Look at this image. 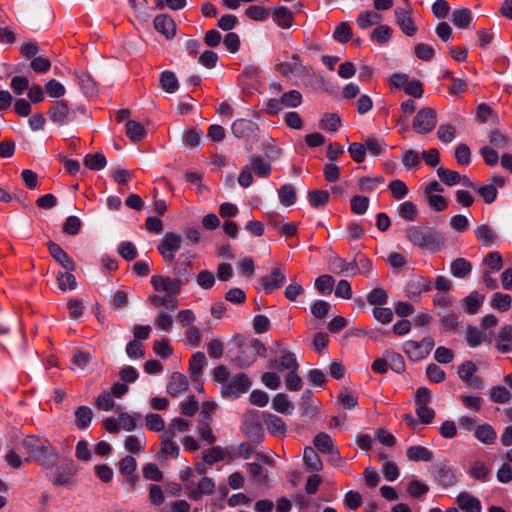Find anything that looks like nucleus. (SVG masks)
Returning a JSON list of instances; mask_svg holds the SVG:
<instances>
[{
	"label": "nucleus",
	"instance_id": "nucleus-1",
	"mask_svg": "<svg viewBox=\"0 0 512 512\" xmlns=\"http://www.w3.org/2000/svg\"><path fill=\"white\" fill-rule=\"evenodd\" d=\"M405 234L414 247L430 253L440 251L445 245L444 235L432 227L411 226Z\"/></svg>",
	"mask_w": 512,
	"mask_h": 512
},
{
	"label": "nucleus",
	"instance_id": "nucleus-2",
	"mask_svg": "<svg viewBox=\"0 0 512 512\" xmlns=\"http://www.w3.org/2000/svg\"><path fill=\"white\" fill-rule=\"evenodd\" d=\"M252 386L251 379L244 373H239L230 378L221 386V396L225 399L235 400L247 393Z\"/></svg>",
	"mask_w": 512,
	"mask_h": 512
},
{
	"label": "nucleus",
	"instance_id": "nucleus-3",
	"mask_svg": "<svg viewBox=\"0 0 512 512\" xmlns=\"http://www.w3.org/2000/svg\"><path fill=\"white\" fill-rule=\"evenodd\" d=\"M437 125V112L434 108H421L412 121V128L418 134H428Z\"/></svg>",
	"mask_w": 512,
	"mask_h": 512
},
{
	"label": "nucleus",
	"instance_id": "nucleus-4",
	"mask_svg": "<svg viewBox=\"0 0 512 512\" xmlns=\"http://www.w3.org/2000/svg\"><path fill=\"white\" fill-rule=\"evenodd\" d=\"M275 346L280 352L279 358L270 359L268 367L276 370H287L288 372L298 370L299 363L295 353L287 350L286 346L281 342H275Z\"/></svg>",
	"mask_w": 512,
	"mask_h": 512
},
{
	"label": "nucleus",
	"instance_id": "nucleus-5",
	"mask_svg": "<svg viewBox=\"0 0 512 512\" xmlns=\"http://www.w3.org/2000/svg\"><path fill=\"white\" fill-rule=\"evenodd\" d=\"M237 351L234 360L240 366L251 365L256 357V340L237 337Z\"/></svg>",
	"mask_w": 512,
	"mask_h": 512
},
{
	"label": "nucleus",
	"instance_id": "nucleus-6",
	"mask_svg": "<svg viewBox=\"0 0 512 512\" xmlns=\"http://www.w3.org/2000/svg\"><path fill=\"white\" fill-rule=\"evenodd\" d=\"M434 345L432 337H425L419 342L409 340L404 343V351L411 360L419 361L429 355Z\"/></svg>",
	"mask_w": 512,
	"mask_h": 512
},
{
	"label": "nucleus",
	"instance_id": "nucleus-7",
	"mask_svg": "<svg viewBox=\"0 0 512 512\" xmlns=\"http://www.w3.org/2000/svg\"><path fill=\"white\" fill-rule=\"evenodd\" d=\"M182 237L178 233H166L161 240L158 251L166 263H171L174 260L175 253L180 249Z\"/></svg>",
	"mask_w": 512,
	"mask_h": 512
},
{
	"label": "nucleus",
	"instance_id": "nucleus-8",
	"mask_svg": "<svg viewBox=\"0 0 512 512\" xmlns=\"http://www.w3.org/2000/svg\"><path fill=\"white\" fill-rule=\"evenodd\" d=\"M185 282L181 278H171L164 275H153L151 285L159 293H179Z\"/></svg>",
	"mask_w": 512,
	"mask_h": 512
},
{
	"label": "nucleus",
	"instance_id": "nucleus-9",
	"mask_svg": "<svg viewBox=\"0 0 512 512\" xmlns=\"http://www.w3.org/2000/svg\"><path fill=\"white\" fill-rule=\"evenodd\" d=\"M286 282L285 269L282 264H276L269 275L260 279L263 290L266 293H272L281 288Z\"/></svg>",
	"mask_w": 512,
	"mask_h": 512
},
{
	"label": "nucleus",
	"instance_id": "nucleus-10",
	"mask_svg": "<svg viewBox=\"0 0 512 512\" xmlns=\"http://www.w3.org/2000/svg\"><path fill=\"white\" fill-rule=\"evenodd\" d=\"M185 488L189 498L198 501L203 495H211L214 492L215 483L211 478L203 477L197 486L194 482H189L185 484Z\"/></svg>",
	"mask_w": 512,
	"mask_h": 512
},
{
	"label": "nucleus",
	"instance_id": "nucleus-11",
	"mask_svg": "<svg viewBox=\"0 0 512 512\" xmlns=\"http://www.w3.org/2000/svg\"><path fill=\"white\" fill-rule=\"evenodd\" d=\"M33 457L44 467L52 468L58 460V453L48 441L40 443L33 451Z\"/></svg>",
	"mask_w": 512,
	"mask_h": 512
},
{
	"label": "nucleus",
	"instance_id": "nucleus-12",
	"mask_svg": "<svg viewBox=\"0 0 512 512\" xmlns=\"http://www.w3.org/2000/svg\"><path fill=\"white\" fill-rule=\"evenodd\" d=\"M477 366L472 361L462 363L458 369L459 377L470 387L481 389L483 381L480 377L474 376Z\"/></svg>",
	"mask_w": 512,
	"mask_h": 512
},
{
	"label": "nucleus",
	"instance_id": "nucleus-13",
	"mask_svg": "<svg viewBox=\"0 0 512 512\" xmlns=\"http://www.w3.org/2000/svg\"><path fill=\"white\" fill-rule=\"evenodd\" d=\"M49 119L57 125H64L68 122L70 108L66 101L60 100L53 103L48 111Z\"/></svg>",
	"mask_w": 512,
	"mask_h": 512
},
{
	"label": "nucleus",
	"instance_id": "nucleus-14",
	"mask_svg": "<svg viewBox=\"0 0 512 512\" xmlns=\"http://www.w3.org/2000/svg\"><path fill=\"white\" fill-rule=\"evenodd\" d=\"M432 282L428 278L415 276L410 279L406 286V294L409 298L419 297L423 292L432 290Z\"/></svg>",
	"mask_w": 512,
	"mask_h": 512
},
{
	"label": "nucleus",
	"instance_id": "nucleus-15",
	"mask_svg": "<svg viewBox=\"0 0 512 512\" xmlns=\"http://www.w3.org/2000/svg\"><path fill=\"white\" fill-rule=\"evenodd\" d=\"M52 258L68 271L75 270V264L72 258L56 243L50 241L47 244Z\"/></svg>",
	"mask_w": 512,
	"mask_h": 512
},
{
	"label": "nucleus",
	"instance_id": "nucleus-16",
	"mask_svg": "<svg viewBox=\"0 0 512 512\" xmlns=\"http://www.w3.org/2000/svg\"><path fill=\"white\" fill-rule=\"evenodd\" d=\"M262 422L267 431L273 436H283L286 433L285 422L272 413H263Z\"/></svg>",
	"mask_w": 512,
	"mask_h": 512
},
{
	"label": "nucleus",
	"instance_id": "nucleus-17",
	"mask_svg": "<svg viewBox=\"0 0 512 512\" xmlns=\"http://www.w3.org/2000/svg\"><path fill=\"white\" fill-rule=\"evenodd\" d=\"M154 28L167 39H172L176 35V24L174 20L166 14L155 17Z\"/></svg>",
	"mask_w": 512,
	"mask_h": 512
},
{
	"label": "nucleus",
	"instance_id": "nucleus-18",
	"mask_svg": "<svg viewBox=\"0 0 512 512\" xmlns=\"http://www.w3.org/2000/svg\"><path fill=\"white\" fill-rule=\"evenodd\" d=\"M271 17L274 23L282 29H289L294 22L293 12L285 6L272 9Z\"/></svg>",
	"mask_w": 512,
	"mask_h": 512
},
{
	"label": "nucleus",
	"instance_id": "nucleus-19",
	"mask_svg": "<svg viewBox=\"0 0 512 512\" xmlns=\"http://www.w3.org/2000/svg\"><path fill=\"white\" fill-rule=\"evenodd\" d=\"M396 23L400 27L401 31L407 36H413L417 32V26L415 25L410 13L404 9L395 10Z\"/></svg>",
	"mask_w": 512,
	"mask_h": 512
},
{
	"label": "nucleus",
	"instance_id": "nucleus-20",
	"mask_svg": "<svg viewBox=\"0 0 512 512\" xmlns=\"http://www.w3.org/2000/svg\"><path fill=\"white\" fill-rule=\"evenodd\" d=\"M475 236L478 242L484 247H491L499 239L496 231L488 224H481L477 226L475 229Z\"/></svg>",
	"mask_w": 512,
	"mask_h": 512
},
{
	"label": "nucleus",
	"instance_id": "nucleus-21",
	"mask_svg": "<svg viewBox=\"0 0 512 512\" xmlns=\"http://www.w3.org/2000/svg\"><path fill=\"white\" fill-rule=\"evenodd\" d=\"M313 444H314L315 448L318 451H320L321 453L336 455L337 459L341 460L339 452H338L337 448L335 447L333 440L331 439V437L328 434H326L324 432L317 434L314 437Z\"/></svg>",
	"mask_w": 512,
	"mask_h": 512
},
{
	"label": "nucleus",
	"instance_id": "nucleus-22",
	"mask_svg": "<svg viewBox=\"0 0 512 512\" xmlns=\"http://www.w3.org/2000/svg\"><path fill=\"white\" fill-rule=\"evenodd\" d=\"M458 507L464 512H481L482 506L478 498L468 492H461L456 498Z\"/></svg>",
	"mask_w": 512,
	"mask_h": 512
},
{
	"label": "nucleus",
	"instance_id": "nucleus-23",
	"mask_svg": "<svg viewBox=\"0 0 512 512\" xmlns=\"http://www.w3.org/2000/svg\"><path fill=\"white\" fill-rule=\"evenodd\" d=\"M178 293H165V295L152 294L149 296V301L154 307H164L167 310L174 311L178 305V299L175 295Z\"/></svg>",
	"mask_w": 512,
	"mask_h": 512
},
{
	"label": "nucleus",
	"instance_id": "nucleus-24",
	"mask_svg": "<svg viewBox=\"0 0 512 512\" xmlns=\"http://www.w3.org/2000/svg\"><path fill=\"white\" fill-rule=\"evenodd\" d=\"M188 388L187 378L178 372L171 375L167 384V392L173 397H176L186 391Z\"/></svg>",
	"mask_w": 512,
	"mask_h": 512
},
{
	"label": "nucleus",
	"instance_id": "nucleus-25",
	"mask_svg": "<svg viewBox=\"0 0 512 512\" xmlns=\"http://www.w3.org/2000/svg\"><path fill=\"white\" fill-rule=\"evenodd\" d=\"M473 21V14L468 8L455 9L451 14V22L459 29H468Z\"/></svg>",
	"mask_w": 512,
	"mask_h": 512
},
{
	"label": "nucleus",
	"instance_id": "nucleus-26",
	"mask_svg": "<svg viewBox=\"0 0 512 512\" xmlns=\"http://www.w3.org/2000/svg\"><path fill=\"white\" fill-rule=\"evenodd\" d=\"M436 478L443 487H452L457 482L455 471L447 465H439L435 467Z\"/></svg>",
	"mask_w": 512,
	"mask_h": 512
},
{
	"label": "nucleus",
	"instance_id": "nucleus-27",
	"mask_svg": "<svg viewBox=\"0 0 512 512\" xmlns=\"http://www.w3.org/2000/svg\"><path fill=\"white\" fill-rule=\"evenodd\" d=\"M490 467L481 460H475L471 463L468 474L475 480L486 482L490 478Z\"/></svg>",
	"mask_w": 512,
	"mask_h": 512
},
{
	"label": "nucleus",
	"instance_id": "nucleus-28",
	"mask_svg": "<svg viewBox=\"0 0 512 512\" xmlns=\"http://www.w3.org/2000/svg\"><path fill=\"white\" fill-rule=\"evenodd\" d=\"M474 436L483 444L491 445L496 441L497 433L490 424H482L475 428Z\"/></svg>",
	"mask_w": 512,
	"mask_h": 512
},
{
	"label": "nucleus",
	"instance_id": "nucleus-29",
	"mask_svg": "<svg viewBox=\"0 0 512 512\" xmlns=\"http://www.w3.org/2000/svg\"><path fill=\"white\" fill-rule=\"evenodd\" d=\"M272 408L281 414L288 415L294 410V404L284 393L276 394L272 399Z\"/></svg>",
	"mask_w": 512,
	"mask_h": 512
},
{
	"label": "nucleus",
	"instance_id": "nucleus-30",
	"mask_svg": "<svg viewBox=\"0 0 512 512\" xmlns=\"http://www.w3.org/2000/svg\"><path fill=\"white\" fill-rule=\"evenodd\" d=\"M126 135L132 142H139L146 136L145 127L135 120H128L125 124Z\"/></svg>",
	"mask_w": 512,
	"mask_h": 512
},
{
	"label": "nucleus",
	"instance_id": "nucleus-31",
	"mask_svg": "<svg viewBox=\"0 0 512 512\" xmlns=\"http://www.w3.org/2000/svg\"><path fill=\"white\" fill-rule=\"evenodd\" d=\"M76 469L68 467L67 469L58 468L53 477V484L58 486L70 487L73 484V477Z\"/></svg>",
	"mask_w": 512,
	"mask_h": 512
},
{
	"label": "nucleus",
	"instance_id": "nucleus-32",
	"mask_svg": "<svg viewBox=\"0 0 512 512\" xmlns=\"http://www.w3.org/2000/svg\"><path fill=\"white\" fill-rule=\"evenodd\" d=\"M174 436H175V432H173L171 429H168L163 433L162 442H161V451L164 454L170 455L172 457H177L179 454V447L172 440Z\"/></svg>",
	"mask_w": 512,
	"mask_h": 512
},
{
	"label": "nucleus",
	"instance_id": "nucleus-33",
	"mask_svg": "<svg viewBox=\"0 0 512 512\" xmlns=\"http://www.w3.org/2000/svg\"><path fill=\"white\" fill-rule=\"evenodd\" d=\"M305 466L311 471H321L323 463L316 451L311 447H306L303 453Z\"/></svg>",
	"mask_w": 512,
	"mask_h": 512
},
{
	"label": "nucleus",
	"instance_id": "nucleus-34",
	"mask_svg": "<svg viewBox=\"0 0 512 512\" xmlns=\"http://www.w3.org/2000/svg\"><path fill=\"white\" fill-rule=\"evenodd\" d=\"M485 296L477 291H472L467 297L464 298L465 311L468 314H475L482 306Z\"/></svg>",
	"mask_w": 512,
	"mask_h": 512
},
{
	"label": "nucleus",
	"instance_id": "nucleus-35",
	"mask_svg": "<svg viewBox=\"0 0 512 512\" xmlns=\"http://www.w3.org/2000/svg\"><path fill=\"white\" fill-rule=\"evenodd\" d=\"M229 455V452L221 446H213L203 453V460L208 465H213L216 462L224 460Z\"/></svg>",
	"mask_w": 512,
	"mask_h": 512
},
{
	"label": "nucleus",
	"instance_id": "nucleus-36",
	"mask_svg": "<svg viewBox=\"0 0 512 512\" xmlns=\"http://www.w3.org/2000/svg\"><path fill=\"white\" fill-rule=\"evenodd\" d=\"M407 457L412 461H425L433 460V453L423 446H411L407 449Z\"/></svg>",
	"mask_w": 512,
	"mask_h": 512
},
{
	"label": "nucleus",
	"instance_id": "nucleus-37",
	"mask_svg": "<svg viewBox=\"0 0 512 512\" xmlns=\"http://www.w3.org/2000/svg\"><path fill=\"white\" fill-rule=\"evenodd\" d=\"M471 270L472 264L464 258H457L451 263V273L455 277H466L470 274Z\"/></svg>",
	"mask_w": 512,
	"mask_h": 512
},
{
	"label": "nucleus",
	"instance_id": "nucleus-38",
	"mask_svg": "<svg viewBox=\"0 0 512 512\" xmlns=\"http://www.w3.org/2000/svg\"><path fill=\"white\" fill-rule=\"evenodd\" d=\"M93 417V412L88 406H80L75 411L76 426L79 429H86Z\"/></svg>",
	"mask_w": 512,
	"mask_h": 512
},
{
	"label": "nucleus",
	"instance_id": "nucleus-39",
	"mask_svg": "<svg viewBox=\"0 0 512 512\" xmlns=\"http://www.w3.org/2000/svg\"><path fill=\"white\" fill-rule=\"evenodd\" d=\"M160 86L168 93H175L179 84L176 75L171 71H164L160 76Z\"/></svg>",
	"mask_w": 512,
	"mask_h": 512
},
{
	"label": "nucleus",
	"instance_id": "nucleus-40",
	"mask_svg": "<svg viewBox=\"0 0 512 512\" xmlns=\"http://www.w3.org/2000/svg\"><path fill=\"white\" fill-rule=\"evenodd\" d=\"M320 128L329 132H336L341 125V119L336 113H325L320 120Z\"/></svg>",
	"mask_w": 512,
	"mask_h": 512
},
{
	"label": "nucleus",
	"instance_id": "nucleus-41",
	"mask_svg": "<svg viewBox=\"0 0 512 512\" xmlns=\"http://www.w3.org/2000/svg\"><path fill=\"white\" fill-rule=\"evenodd\" d=\"M437 176L447 186H454L460 183L461 175L454 170H450L444 167H439L437 169Z\"/></svg>",
	"mask_w": 512,
	"mask_h": 512
},
{
	"label": "nucleus",
	"instance_id": "nucleus-42",
	"mask_svg": "<svg viewBox=\"0 0 512 512\" xmlns=\"http://www.w3.org/2000/svg\"><path fill=\"white\" fill-rule=\"evenodd\" d=\"M421 156L422 155L420 152L413 149H409L403 153L401 161L403 166L407 170H414L420 166Z\"/></svg>",
	"mask_w": 512,
	"mask_h": 512
},
{
	"label": "nucleus",
	"instance_id": "nucleus-43",
	"mask_svg": "<svg viewBox=\"0 0 512 512\" xmlns=\"http://www.w3.org/2000/svg\"><path fill=\"white\" fill-rule=\"evenodd\" d=\"M206 365V357L203 352H196L189 364V371L194 378H197L202 374V370Z\"/></svg>",
	"mask_w": 512,
	"mask_h": 512
},
{
	"label": "nucleus",
	"instance_id": "nucleus-44",
	"mask_svg": "<svg viewBox=\"0 0 512 512\" xmlns=\"http://www.w3.org/2000/svg\"><path fill=\"white\" fill-rule=\"evenodd\" d=\"M381 21V16L374 11L361 12L357 18V24L361 29H367Z\"/></svg>",
	"mask_w": 512,
	"mask_h": 512
},
{
	"label": "nucleus",
	"instance_id": "nucleus-45",
	"mask_svg": "<svg viewBox=\"0 0 512 512\" xmlns=\"http://www.w3.org/2000/svg\"><path fill=\"white\" fill-rule=\"evenodd\" d=\"M280 202L285 206H291L296 201V189L291 184L282 185L278 190Z\"/></svg>",
	"mask_w": 512,
	"mask_h": 512
},
{
	"label": "nucleus",
	"instance_id": "nucleus-46",
	"mask_svg": "<svg viewBox=\"0 0 512 512\" xmlns=\"http://www.w3.org/2000/svg\"><path fill=\"white\" fill-rule=\"evenodd\" d=\"M107 164V160L103 154H88L84 158V165L91 170H101Z\"/></svg>",
	"mask_w": 512,
	"mask_h": 512
},
{
	"label": "nucleus",
	"instance_id": "nucleus-47",
	"mask_svg": "<svg viewBox=\"0 0 512 512\" xmlns=\"http://www.w3.org/2000/svg\"><path fill=\"white\" fill-rule=\"evenodd\" d=\"M436 136L442 143L449 144L456 137V128L451 124H441L437 129Z\"/></svg>",
	"mask_w": 512,
	"mask_h": 512
},
{
	"label": "nucleus",
	"instance_id": "nucleus-48",
	"mask_svg": "<svg viewBox=\"0 0 512 512\" xmlns=\"http://www.w3.org/2000/svg\"><path fill=\"white\" fill-rule=\"evenodd\" d=\"M476 192L486 204H492L498 196V190L493 184L480 185Z\"/></svg>",
	"mask_w": 512,
	"mask_h": 512
},
{
	"label": "nucleus",
	"instance_id": "nucleus-49",
	"mask_svg": "<svg viewBox=\"0 0 512 512\" xmlns=\"http://www.w3.org/2000/svg\"><path fill=\"white\" fill-rule=\"evenodd\" d=\"M483 265L493 272H498L503 267V259L499 252H489L483 259Z\"/></svg>",
	"mask_w": 512,
	"mask_h": 512
},
{
	"label": "nucleus",
	"instance_id": "nucleus-50",
	"mask_svg": "<svg viewBox=\"0 0 512 512\" xmlns=\"http://www.w3.org/2000/svg\"><path fill=\"white\" fill-rule=\"evenodd\" d=\"M466 339L471 348H476L486 340V336L478 328L469 326L466 331Z\"/></svg>",
	"mask_w": 512,
	"mask_h": 512
},
{
	"label": "nucleus",
	"instance_id": "nucleus-51",
	"mask_svg": "<svg viewBox=\"0 0 512 512\" xmlns=\"http://www.w3.org/2000/svg\"><path fill=\"white\" fill-rule=\"evenodd\" d=\"M384 183L382 176L361 177L358 180L359 189L363 192H373L377 187Z\"/></svg>",
	"mask_w": 512,
	"mask_h": 512
},
{
	"label": "nucleus",
	"instance_id": "nucleus-52",
	"mask_svg": "<svg viewBox=\"0 0 512 512\" xmlns=\"http://www.w3.org/2000/svg\"><path fill=\"white\" fill-rule=\"evenodd\" d=\"M511 304L512 297L509 294L496 292L492 296L491 305L498 310L507 311L511 308Z\"/></svg>",
	"mask_w": 512,
	"mask_h": 512
},
{
	"label": "nucleus",
	"instance_id": "nucleus-53",
	"mask_svg": "<svg viewBox=\"0 0 512 512\" xmlns=\"http://www.w3.org/2000/svg\"><path fill=\"white\" fill-rule=\"evenodd\" d=\"M241 430L248 438H252L256 434V416L253 410L245 414Z\"/></svg>",
	"mask_w": 512,
	"mask_h": 512
},
{
	"label": "nucleus",
	"instance_id": "nucleus-54",
	"mask_svg": "<svg viewBox=\"0 0 512 512\" xmlns=\"http://www.w3.org/2000/svg\"><path fill=\"white\" fill-rule=\"evenodd\" d=\"M283 107L296 108L302 103V94L298 90H290L281 96Z\"/></svg>",
	"mask_w": 512,
	"mask_h": 512
},
{
	"label": "nucleus",
	"instance_id": "nucleus-55",
	"mask_svg": "<svg viewBox=\"0 0 512 512\" xmlns=\"http://www.w3.org/2000/svg\"><path fill=\"white\" fill-rule=\"evenodd\" d=\"M388 188L392 194V197L396 200H401L408 194L409 190L405 182L400 179L392 180Z\"/></svg>",
	"mask_w": 512,
	"mask_h": 512
},
{
	"label": "nucleus",
	"instance_id": "nucleus-56",
	"mask_svg": "<svg viewBox=\"0 0 512 512\" xmlns=\"http://www.w3.org/2000/svg\"><path fill=\"white\" fill-rule=\"evenodd\" d=\"M392 32V29L388 25H380L371 33V40L379 44H384L390 40Z\"/></svg>",
	"mask_w": 512,
	"mask_h": 512
},
{
	"label": "nucleus",
	"instance_id": "nucleus-57",
	"mask_svg": "<svg viewBox=\"0 0 512 512\" xmlns=\"http://www.w3.org/2000/svg\"><path fill=\"white\" fill-rule=\"evenodd\" d=\"M399 216L408 221H414L417 218V207L411 201H405L398 207Z\"/></svg>",
	"mask_w": 512,
	"mask_h": 512
},
{
	"label": "nucleus",
	"instance_id": "nucleus-58",
	"mask_svg": "<svg viewBox=\"0 0 512 512\" xmlns=\"http://www.w3.org/2000/svg\"><path fill=\"white\" fill-rule=\"evenodd\" d=\"M202 135L203 133L200 129H188L183 133V142L188 147H197L201 142Z\"/></svg>",
	"mask_w": 512,
	"mask_h": 512
},
{
	"label": "nucleus",
	"instance_id": "nucleus-59",
	"mask_svg": "<svg viewBox=\"0 0 512 512\" xmlns=\"http://www.w3.org/2000/svg\"><path fill=\"white\" fill-rule=\"evenodd\" d=\"M333 38L340 43H347L352 38V29L347 22H341L333 33Z\"/></svg>",
	"mask_w": 512,
	"mask_h": 512
},
{
	"label": "nucleus",
	"instance_id": "nucleus-60",
	"mask_svg": "<svg viewBox=\"0 0 512 512\" xmlns=\"http://www.w3.org/2000/svg\"><path fill=\"white\" fill-rule=\"evenodd\" d=\"M57 283H58L59 289L62 291H65L67 289L74 290L77 285L75 276L68 272L58 273Z\"/></svg>",
	"mask_w": 512,
	"mask_h": 512
},
{
	"label": "nucleus",
	"instance_id": "nucleus-61",
	"mask_svg": "<svg viewBox=\"0 0 512 512\" xmlns=\"http://www.w3.org/2000/svg\"><path fill=\"white\" fill-rule=\"evenodd\" d=\"M334 278L331 275H321L315 281V288L321 294H330L334 286Z\"/></svg>",
	"mask_w": 512,
	"mask_h": 512
},
{
	"label": "nucleus",
	"instance_id": "nucleus-62",
	"mask_svg": "<svg viewBox=\"0 0 512 512\" xmlns=\"http://www.w3.org/2000/svg\"><path fill=\"white\" fill-rule=\"evenodd\" d=\"M450 227L458 233H465L470 226L469 219L462 214L454 215L449 220Z\"/></svg>",
	"mask_w": 512,
	"mask_h": 512
},
{
	"label": "nucleus",
	"instance_id": "nucleus-63",
	"mask_svg": "<svg viewBox=\"0 0 512 512\" xmlns=\"http://www.w3.org/2000/svg\"><path fill=\"white\" fill-rule=\"evenodd\" d=\"M363 503L362 495L357 491H348L345 494L343 504L345 508L350 510H357Z\"/></svg>",
	"mask_w": 512,
	"mask_h": 512
},
{
	"label": "nucleus",
	"instance_id": "nucleus-64",
	"mask_svg": "<svg viewBox=\"0 0 512 512\" xmlns=\"http://www.w3.org/2000/svg\"><path fill=\"white\" fill-rule=\"evenodd\" d=\"M153 351L162 358H168L173 353V348L170 345V341L167 338L161 340H155L153 343Z\"/></svg>",
	"mask_w": 512,
	"mask_h": 512
}]
</instances>
